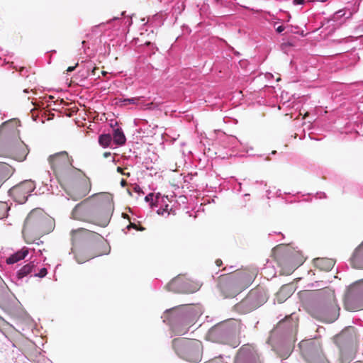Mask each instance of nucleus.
<instances>
[{"mask_svg": "<svg viewBox=\"0 0 363 363\" xmlns=\"http://www.w3.org/2000/svg\"><path fill=\"white\" fill-rule=\"evenodd\" d=\"M154 197L155 194L153 193H150L145 197V201L149 203L151 208L157 207Z\"/></svg>", "mask_w": 363, "mask_h": 363, "instance_id": "f704fd0d", "label": "nucleus"}, {"mask_svg": "<svg viewBox=\"0 0 363 363\" xmlns=\"http://www.w3.org/2000/svg\"><path fill=\"white\" fill-rule=\"evenodd\" d=\"M38 264V262H35V259L30 261L29 263L23 266L19 270L16 272V278L18 281L22 280L23 278L30 275L33 277V274L36 272V267Z\"/></svg>", "mask_w": 363, "mask_h": 363, "instance_id": "6ab92c4d", "label": "nucleus"}, {"mask_svg": "<svg viewBox=\"0 0 363 363\" xmlns=\"http://www.w3.org/2000/svg\"><path fill=\"white\" fill-rule=\"evenodd\" d=\"M294 202H296V201L291 200V201H289V203H294Z\"/></svg>", "mask_w": 363, "mask_h": 363, "instance_id": "0e129e2a", "label": "nucleus"}, {"mask_svg": "<svg viewBox=\"0 0 363 363\" xmlns=\"http://www.w3.org/2000/svg\"><path fill=\"white\" fill-rule=\"evenodd\" d=\"M347 330H343L339 335L338 338L340 340H344L346 337Z\"/></svg>", "mask_w": 363, "mask_h": 363, "instance_id": "79ce46f5", "label": "nucleus"}, {"mask_svg": "<svg viewBox=\"0 0 363 363\" xmlns=\"http://www.w3.org/2000/svg\"><path fill=\"white\" fill-rule=\"evenodd\" d=\"M216 264L218 267H220L223 264L222 260L218 259L216 261Z\"/></svg>", "mask_w": 363, "mask_h": 363, "instance_id": "09e8293b", "label": "nucleus"}, {"mask_svg": "<svg viewBox=\"0 0 363 363\" xmlns=\"http://www.w3.org/2000/svg\"><path fill=\"white\" fill-rule=\"evenodd\" d=\"M201 284L185 276L179 275L174 278L167 286L168 291L179 294H193L199 290Z\"/></svg>", "mask_w": 363, "mask_h": 363, "instance_id": "2eb2a0df", "label": "nucleus"}, {"mask_svg": "<svg viewBox=\"0 0 363 363\" xmlns=\"http://www.w3.org/2000/svg\"><path fill=\"white\" fill-rule=\"evenodd\" d=\"M111 208V200L108 194H94L74 206L71 218L104 228L110 222L108 211Z\"/></svg>", "mask_w": 363, "mask_h": 363, "instance_id": "f03ea898", "label": "nucleus"}, {"mask_svg": "<svg viewBox=\"0 0 363 363\" xmlns=\"http://www.w3.org/2000/svg\"><path fill=\"white\" fill-rule=\"evenodd\" d=\"M267 296L263 291L252 290L240 303L235 305V310L241 313H248L263 305Z\"/></svg>", "mask_w": 363, "mask_h": 363, "instance_id": "ddd939ff", "label": "nucleus"}, {"mask_svg": "<svg viewBox=\"0 0 363 363\" xmlns=\"http://www.w3.org/2000/svg\"><path fill=\"white\" fill-rule=\"evenodd\" d=\"M304 201H306V202H310L311 201V199H303Z\"/></svg>", "mask_w": 363, "mask_h": 363, "instance_id": "bf43d9fd", "label": "nucleus"}, {"mask_svg": "<svg viewBox=\"0 0 363 363\" xmlns=\"http://www.w3.org/2000/svg\"><path fill=\"white\" fill-rule=\"evenodd\" d=\"M271 191L270 190H267V198L269 199V194H270Z\"/></svg>", "mask_w": 363, "mask_h": 363, "instance_id": "13d9d810", "label": "nucleus"}, {"mask_svg": "<svg viewBox=\"0 0 363 363\" xmlns=\"http://www.w3.org/2000/svg\"><path fill=\"white\" fill-rule=\"evenodd\" d=\"M354 340L352 337H350L349 340H347V342L350 345V347L353 344Z\"/></svg>", "mask_w": 363, "mask_h": 363, "instance_id": "8fccbe9b", "label": "nucleus"}, {"mask_svg": "<svg viewBox=\"0 0 363 363\" xmlns=\"http://www.w3.org/2000/svg\"><path fill=\"white\" fill-rule=\"evenodd\" d=\"M182 28L184 32H186L188 33H190L191 32V30L187 26L184 25Z\"/></svg>", "mask_w": 363, "mask_h": 363, "instance_id": "a18cd8bd", "label": "nucleus"}, {"mask_svg": "<svg viewBox=\"0 0 363 363\" xmlns=\"http://www.w3.org/2000/svg\"><path fill=\"white\" fill-rule=\"evenodd\" d=\"M344 304L345 309L350 311H358L363 307V279L349 287Z\"/></svg>", "mask_w": 363, "mask_h": 363, "instance_id": "4468645a", "label": "nucleus"}, {"mask_svg": "<svg viewBox=\"0 0 363 363\" xmlns=\"http://www.w3.org/2000/svg\"><path fill=\"white\" fill-rule=\"evenodd\" d=\"M165 199H168V196H162V194L160 193H157L156 194H155L154 200H155L157 207L158 206H160L161 207H162L164 205L165 206L164 208L162 209L160 208L157 211V213L160 215H162L164 211H168L169 205L165 203V201H164Z\"/></svg>", "mask_w": 363, "mask_h": 363, "instance_id": "bb28decb", "label": "nucleus"}, {"mask_svg": "<svg viewBox=\"0 0 363 363\" xmlns=\"http://www.w3.org/2000/svg\"><path fill=\"white\" fill-rule=\"evenodd\" d=\"M276 196L281 198V199H284V198L282 196L281 191L280 189H278L276 191Z\"/></svg>", "mask_w": 363, "mask_h": 363, "instance_id": "37998d69", "label": "nucleus"}, {"mask_svg": "<svg viewBox=\"0 0 363 363\" xmlns=\"http://www.w3.org/2000/svg\"><path fill=\"white\" fill-rule=\"evenodd\" d=\"M111 155V152H105L104 154V157H106V158L108 157Z\"/></svg>", "mask_w": 363, "mask_h": 363, "instance_id": "864d4df0", "label": "nucleus"}, {"mask_svg": "<svg viewBox=\"0 0 363 363\" xmlns=\"http://www.w3.org/2000/svg\"><path fill=\"white\" fill-rule=\"evenodd\" d=\"M127 228L128 230H130V228H135V229H136V230H143L144 229L143 228H142L141 229H138V228H137V225H136V224H135V223H130V224L127 226V228Z\"/></svg>", "mask_w": 363, "mask_h": 363, "instance_id": "ea45409f", "label": "nucleus"}, {"mask_svg": "<svg viewBox=\"0 0 363 363\" xmlns=\"http://www.w3.org/2000/svg\"><path fill=\"white\" fill-rule=\"evenodd\" d=\"M74 172L68 177L62 175L63 179L60 182L65 186L67 199L74 201L85 197L91 190V182L86 174L80 169H72Z\"/></svg>", "mask_w": 363, "mask_h": 363, "instance_id": "6e6552de", "label": "nucleus"}, {"mask_svg": "<svg viewBox=\"0 0 363 363\" xmlns=\"http://www.w3.org/2000/svg\"><path fill=\"white\" fill-rule=\"evenodd\" d=\"M229 50H232L235 55L238 56V57L240 55V53L239 52L235 50V49L233 47H230Z\"/></svg>", "mask_w": 363, "mask_h": 363, "instance_id": "de8ad7c7", "label": "nucleus"}, {"mask_svg": "<svg viewBox=\"0 0 363 363\" xmlns=\"http://www.w3.org/2000/svg\"><path fill=\"white\" fill-rule=\"evenodd\" d=\"M286 28V27L284 26H279L275 28V30L277 33H281L283 31L285 30Z\"/></svg>", "mask_w": 363, "mask_h": 363, "instance_id": "4c0bfd02", "label": "nucleus"}, {"mask_svg": "<svg viewBox=\"0 0 363 363\" xmlns=\"http://www.w3.org/2000/svg\"><path fill=\"white\" fill-rule=\"evenodd\" d=\"M35 189V185L34 182L31 180H25L23 182L20 183L18 185L13 186L11 189V193H22L24 195H28L29 196L30 193L34 191Z\"/></svg>", "mask_w": 363, "mask_h": 363, "instance_id": "aec40b11", "label": "nucleus"}, {"mask_svg": "<svg viewBox=\"0 0 363 363\" xmlns=\"http://www.w3.org/2000/svg\"><path fill=\"white\" fill-rule=\"evenodd\" d=\"M234 363H262V360L254 346L244 345L238 350Z\"/></svg>", "mask_w": 363, "mask_h": 363, "instance_id": "f3484780", "label": "nucleus"}, {"mask_svg": "<svg viewBox=\"0 0 363 363\" xmlns=\"http://www.w3.org/2000/svg\"><path fill=\"white\" fill-rule=\"evenodd\" d=\"M202 313L201 306L186 304L167 309L161 318L175 335H183L194 326Z\"/></svg>", "mask_w": 363, "mask_h": 363, "instance_id": "7ed1b4c3", "label": "nucleus"}, {"mask_svg": "<svg viewBox=\"0 0 363 363\" xmlns=\"http://www.w3.org/2000/svg\"><path fill=\"white\" fill-rule=\"evenodd\" d=\"M244 196L246 198H248V196H250V194H244Z\"/></svg>", "mask_w": 363, "mask_h": 363, "instance_id": "e2e57ef3", "label": "nucleus"}, {"mask_svg": "<svg viewBox=\"0 0 363 363\" xmlns=\"http://www.w3.org/2000/svg\"><path fill=\"white\" fill-rule=\"evenodd\" d=\"M305 3V0H293V4L294 6L303 5Z\"/></svg>", "mask_w": 363, "mask_h": 363, "instance_id": "a19ab883", "label": "nucleus"}, {"mask_svg": "<svg viewBox=\"0 0 363 363\" xmlns=\"http://www.w3.org/2000/svg\"><path fill=\"white\" fill-rule=\"evenodd\" d=\"M163 21L164 19L162 18V15L160 13H157L148 19V22L151 24H154L155 26H162L163 24Z\"/></svg>", "mask_w": 363, "mask_h": 363, "instance_id": "2f4dec72", "label": "nucleus"}, {"mask_svg": "<svg viewBox=\"0 0 363 363\" xmlns=\"http://www.w3.org/2000/svg\"><path fill=\"white\" fill-rule=\"evenodd\" d=\"M0 167L1 168H4V167L8 168V167L5 164V162H0Z\"/></svg>", "mask_w": 363, "mask_h": 363, "instance_id": "603ef678", "label": "nucleus"}, {"mask_svg": "<svg viewBox=\"0 0 363 363\" xmlns=\"http://www.w3.org/2000/svg\"><path fill=\"white\" fill-rule=\"evenodd\" d=\"M29 250L30 249L28 247H23V248L13 253L8 258H6V264H13L18 262V261L25 259L26 257L28 255Z\"/></svg>", "mask_w": 363, "mask_h": 363, "instance_id": "5701e85b", "label": "nucleus"}, {"mask_svg": "<svg viewBox=\"0 0 363 363\" xmlns=\"http://www.w3.org/2000/svg\"><path fill=\"white\" fill-rule=\"evenodd\" d=\"M121 184L122 186H125V185L126 184V182L125 179H122L121 182Z\"/></svg>", "mask_w": 363, "mask_h": 363, "instance_id": "6e6d98bb", "label": "nucleus"}, {"mask_svg": "<svg viewBox=\"0 0 363 363\" xmlns=\"http://www.w3.org/2000/svg\"><path fill=\"white\" fill-rule=\"evenodd\" d=\"M181 7H182V10H183V9H184V4H183V3H182V4H181Z\"/></svg>", "mask_w": 363, "mask_h": 363, "instance_id": "69168bd1", "label": "nucleus"}, {"mask_svg": "<svg viewBox=\"0 0 363 363\" xmlns=\"http://www.w3.org/2000/svg\"><path fill=\"white\" fill-rule=\"evenodd\" d=\"M96 71H99V69L97 67H94L91 69V74H88V75L89 76H90V75L95 76L96 75Z\"/></svg>", "mask_w": 363, "mask_h": 363, "instance_id": "49530a36", "label": "nucleus"}, {"mask_svg": "<svg viewBox=\"0 0 363 363\" xmlns=\"http://www.w3.org/2000/svg\"><path fill=\"white\" fill-rule=\"evenodd\" d=\"M78 65V63H77L74 66H70L67 68V72H73L76 67Z\"/></svg>", "mask_w": 363, "mask_h": 363, "instance_id": "c03bdc74", "label": "nucleus"}, {"mask_svg": "<svg viewBox=\"0 0 363 363\" xmlns=\"http://www.w3.org/2000/svg\"><path fill=\"white\" fill-rule=\"evenodd\" d=\"M298 347L303 358L307 363H330L322 350L318 339L302 340Z\"/></svg>", "mask_w": 363, "mask_h": 363, "instance_id": "9d476101", "label": "nucleus"}, {"mask_svg": "<svg viewBox=\"0 0 363 363\" xmlns=\"http://www.w3.org/2000/svg\"><path fill=\"white\" fill-rule=\"evenodd\" d=\"M354 12H356V11L348 8L340 9L333 14V16L330 17V21L341 24L346 19L350 18Z\"/></svg>", "mask_w": 363, "mask_h": 363, "instance_id": "412c9836", "label": "nucleus"}, {"mask_svg": "<svg viewBox=\"0 0 363 363\" xmlns=\"http://www.w3.org/2000/svg\"><path fill=\"white\" fill-rule=\"evenodd\" d=\"M354 358V354L352 350H345L340 348V361L341 363H350Z\"/></svg>", "mask_w": 363, "mask_h": 363, "instance_id": "c85d7f7f", "label": "nucleus"}, {"mask_svg": "<svg viewBox=\"0 0 363 363\" xmlns=\"http://www.w3.org/2000/svg\"><path fill=\"white\" fill-rule=\"evenodd\" d=\"M112 141V135L109 133L101 134L99 136V143L104 148L108 147Z\"/></svg>", "mask_w": 363, "mask_h": 363, "instance_id": "7c9ffc66", "label": "nucleus"}, {"mask_svg": "<svg viewBox=\"0 0 363 363\" xmlns=\"http://www.w3.org/2000/svg\"><path fill=\"white\" fill-rule=\"evenodd\" d=\"M7 63L10 64L11 67H12V68L15 69L16 71H18L21 76H26L28 70L26 67H19V69H18L16 66L13 65V62H11V63L9 62H8Z\"/></svg>", "mask_w": 363, "mask_h": 363, "instance_id": "c9c22d12", "label": "nucleus"}, {"mask_svg": "<svg viewBox=\"0 0 363 363\" xmlns=\"http://www.w3.org/2000/svg\"><path fill=\"white\" fill-rule=\"evenodd\" d=\"M42 255V251L40 250H39L37 253H36V255L35 256H38V255Z\"/></svg>", "mask_w": 363, "mask_h": 363, "instance_id": "4d7b16f0", "label": "nucleus"}, {"mask_svg": "<svg viewBox=\"0 0 363 363\" xmlns=\"http://www.w3.org/2000/svg\"><path fill=\"white\" fill-rule=\"evenodd\" d=\"M112 140L117 146H122L126 142V138L121 128L113 129Z\"/></svg>", "mask_w": 363, "mask_h": 363, "instance_id": "a878e982", "label": "nucleus"}, {"mask_svg": "<svg viewBox=\"0 0 363 363\" xmlns=\"http://www.w3.org/2000/svg\"><path fill=\"white\" fill-rule=\"evenodd\" d=\"M340 310L333 290L325 288L315 293L311 306V313L314 318L331 323L338 318Z\"/></svg>", "mask_w": 363, "mask_h": 363, "instance_id": "39448f33", "label": "nucleus"}, {"mask_svg": "<svg viewBox=\"0 0 363 363\" xmlns=\"http://www.w3.org/2000/svg\"><path fill=\"white\" fill-rule=\"evenodd\" d=\"M277 255V262L281 267L289 268V272L294 270L303 263L301 252L290 245H279L274 248Z\"/></svg>", "mask_w": 363, "mask_h": 363, "instance_id": "9b49d317", "label": "nucleus"}, {"mask_svg": "<svg viewBox=\"0 0 363 363\" xmlns=\"http://www.w3.org/2000/svg\"><path fill=\"white\" fill-rule=\"evenodd\" d=\"M23 92H24V93H26V94H27V93H29L30 91H29V90H28V89H25L23 90Z\"/></svg>", "mask_w": 363, "mask_h": 363, "instance_id": "052dcab7", "label": "nucleus"}, {"mask_svg": "<svg viewBox=\"0 0 363 363\" xmlns=\"http://www.w3.org/2000/svg\"><path fill=\"white\" fill-rule=\"evenodd\" d=\"M351 264L354 268L363 269V242L355 249Z\"/></svg>", "mask_w": 363, "mask_h": 363, "instance_id": "4be33fe9", "label": "nucleus"}, {"mask_svg": "<svg viewBox=\"0 0 363 363\" xmlns=\"http://www.w3.org/2000/svg\"><path fill=\"white\" fill-rule=\"evenodd\" d=\"M140 100V97L120 98L117 99L116 104L119 106H125L127 104H138Z\"/></svg>", "mask_w": 363, "mask_h": 363, "instance_id": "c756f323", "label": "nucleus"}, {"mask_svg": "<svg viewBox=\"0 0 363 363\" xmlns=\"http://www.w3.org/2000/svg\"><path fill=\"white\" fill-rule=\"evenodd\" d=\"M0 147L8 151L16 160L22 162L26 160L29 150L20 139L17 121L14 119L6 121L0 126Z\"/></svg>", "mask_w": 363, "mask_h": 363, "instance_id": "0eeeda50", "label": "nucleus"}, {"mask_svg": "<svg viewBox=\"0 0 363 363\" xmlns=\"http://www.w3.org/2000/svg\"><path fill=\"white\" fill-rule=\"evenodd\" d=\"M47 218L39 210H33L27 216L24 222L23 233L28 229H41Z\"/></svg>", "mask_w": 363, "mask_h": 363, "instance_id": "a211bd4d", "label": "nucleus"}, {"mask_svg": "<svg viewBox=\"0 0 363 363\" xmlns=\"http://www.w3.org/2000/svg\"><path fill=\"white\" fill-rule=\"evenodd\" d=\"M205 363H228V362L224 361L223 357L221 356H220L218 357H215L209 361H207Z\"/></svg>", "mask_w": 363, "mask_h": 363, "instance_id": "e433bc0d", "label": "nucleus"}, {"mask_svg": "<svg viewBox=\"0 0 363 363\" xmlns=\"http://www.w3.org/2000/svg\"><path fill=\"white\" fill-rule=\"evenodd\" d=\"M48 162L59 182L74 172L72 169H78L72 166V160H70L66 151H62L48 157Z\"/></svg>", "mask_w": 363, "mask_h": 363, "instance_id": "f8f14e48", "label": "nucleus"}, {"mask_svg": "<svg viewBox=\"0 0 363 363\" xmlns=\"http://www.w3.org/2000/svg\"><path fill=\"white\" fill-rule=\"evenodd\" d=\"M38 266L36 267V272H34L33 277H39V278H43L45 277L48 274V269L45 267H42L39 271Z\"/></svg>", "mask_w": 363, "mask_h": 363, "instance_id": "72a5a7b5", "label": "nucleus"}, {"mask_svg": "<svg viewBox=\"0 0 363 363\" xmlns=\"http://www.w3.org/2000/svg\"><path fill=\"white\" fill-rule=\"evenodd\" d=\"M283 200L284 201V202H285L286 203H289V201H288V199H283Z\"/></svg>", "mask_w": 363, "mask_h": 363, "instance_id": "338daca9", "label": "nucleus"}, {"mask_svg": "<svg viewBox=\"0 0 363 363\" xmlns=\"http://www.w3.org/2000/svg\"><path fill=\"white\" fill-rule=\"evenodd\" d=\"M244 196L246 198H248V196H250V194H244Z\"/></svg>", "mask_w": 363, "mask_h": 363, "instance_id": "680f3d73", "label": "nucleus"}, {"mask_svg": "<svg viewBox=\"0 0 363 363\" xmlns=\"http://www.w3.org/2000/svg\"><path fill=\"white\" fill-rule=\"evenodd\" d=\"M314 264L320 270L330 271L334 267L335 262L328 258H316L314 259Z\"/></svg>", "mask_w": 363, "mask_h": 363, "instance_id": "393cba45", "label": "nucleus"}, {"mask_svg": "<svg viewBox=\"0 0 363 363\" xmlns=\"http://www.w3.org/2000/svg\"><path fill=\"white\" fill-rule=\"evenodd\" d=\"M157 50V47L150 41H146L141 48V52H143L145 55L150 57L155 54Z\"/></svg>", "mask_w": 363, "mask_h": 363, "instance_id": "cd10ccee", "label": "nucleus"}, {"mask_svg": "<svg viewBox=\"0 0 363 363\" xmlns=\"http://www.w3.org/2000/svg\"><path fill=\"white\" fill-rule=\"evenodd\" d=\"M315 196L316 198L319 199H325L327 197L325 193L324 192H317Z\"/></svg>", "mask_w": 363, "mask_h": 363, "instance_id": "58836bf2", "label": "nucleus"}, {"mask_svg": "<svg viewBox=\"0 0 363 363\" xmlns=\"http://www.w3.org/2000/svg\"><path fill=\"white\" fill-rule=\"evenodd\" d=\"M294 293V286L291 284H284L277 293L276 298L279 303L284 302Z\"/></svg>", "mask_w": 363, "mask_h": 363, "instance_id": "b1692460", "label": "nucleus"}, {"mask_svg": "<svg viewBox=\"0 0 363 363\" xmlns=\"http://www.w3.org/2000/svg\"><path fill=\"white\" fill-rule=\"evenodd\" d=\"M72 248L69 254L78 264H82L98 256L108 255L111 247L105 243L99 233L84 228L72 230Z\"/></svg>", "mask_w": 363, "mask_h": 363, "instance_id": "f257e3e1", "label": "nucleus"}, {"mask_svg": "<svg viewBox=\"0 0 363 363\" xmlns=\"http://www.w3.org/2000/svg\"><path fill=\"white\" fill-rule=\"evenodd\" d=\"M230 283L235 288V291L231 294H226L225 297H233L242 290L249 287L253 282L254 273L247 271H241L230 276Z\"/></svg>", "mask_w": 363, "mask_h": 363, "instance_id": "dca6fc26", "label": "nucleus"}, {"mask_svg": "<svg viewBox=\"0 0 363 363\" xmlns=\"http://www.w3.org/2000/svg\"><path fill=\"white\" fill-rule=\"evenodd\" d=\"M245 328L240 320L227 319L211 327L208 330L206 338L212 342L228 345L235 348L240 343L239 335Z\"/></svg>", "mask_w": 363, "mask_h": 363, "instance_id": "423d86ee", "label": "nucleus"}, {"mask_svg": "<svg viewBox=\"0 0 363 363\" xmlns=\"http://www.w3.org/2000/svg\"><path fill=\"white\" fill-rule=\"evenodd\" d=\"M276 152H277V151L273 150V151L271 152V154H272V155H274V154H276Z\"/></svg>", "mask_w": 363, "mask_h": 363, "instance_id": "774afa93", "label": "nucleus"}, {"mask_svg": "<svg viewBox=\"0 0 363 363\" xmlns=\"http://www.w3.org/2000/svg\"><path fill=\"white\" fill-rule=\"evenodd\" d=\"M14 196V199L18 203L23 204L25 203L28 200V195H24V194L21 193H12Z\"/></svg>", "mask_w": 363, "mask_h": 363, "instance_id": "473e14b6", "label": "nucleus"}, {"mask_svg": "<svg viewBox=\"0 0 363 363\" xmlns=\"http://www.w3.org/2000/svg\"><path fill=\"white\" fill-rule=\"evenodd\" d=\"M172 347L176 354L187 362H198L201 360L202 343L195 339L174 338Z\"/></svg>", "mask_w": 363, "mask_h": 363, "instance_id": "1a4fd4ad", "label": "nucleus"}, {"mask_svg": "<svg viewBox=\"0 0 363 363\" xmlns=\"http://www.w3.org/2000/svg\"><path fill=\"white\" fill-rule=\"evenodd\" d=\"M297 327V318L293 313L279 321L271 332L267 342L279 357L286 359L291 354Z\"/></svg>", "mask_w": 363, "mask_h": 363, "instance_id": "20e7f679", "label": "nucleus"}, {"mask_svg": "<svg viewBox=\"0 0 363 363\" xmlns=\"http://www.w3.org/2000/svg\"><path fill=\"white\" fill-rule=\"evenodd\" d=\"M238 192H241V191H242V183L238 182Z\"/></svg>", "mask_w": 363, "mask_h": 363, "instance_id": "3c124183", "label": "nucleus"}, {"mask_svg": "<svg viewBox=\"0 0 363 363\" xmlns=\"http://www.w3.org/2000/svg\"><path fill=\"white\" fill-rule=\"evenodd\" d=\"M117 172H119V173L123 174V169L121 167H117Z\"/></svg>", "mask_w": 363, "mask_h": 363, "instance_id": "5fc2aeb1", "label": "nucleus"}]
</instances>
